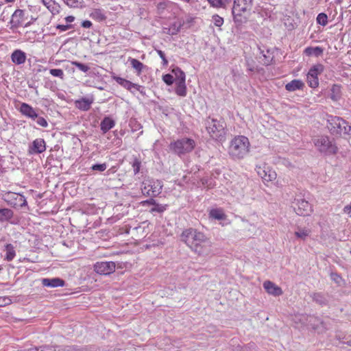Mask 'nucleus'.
Instances as JSON below:
<instances>
[{"label": "nucleus", "mask_w": 351, "mask_h": 351, "mask_svg": "<svg viewBox=\"0 0 351 351\" xmlns=\"http://www.w3.org/2000/svg\"><path fill=\"white\" fill-rule=\"evenodd\" d=\"M181 240L199 255L208 252L211 241L203 232L192 228L184 230Z\"/></svg>", "instance_id": "1"}, {"label": "nucleus", "mask_w": 351, "mask_h": 351, "mask_svg": "<svg viewBox=\"0 0 351 351\" xmlns=\"http://www.w3.org/2000/svg\"><path fill=\"white\" fill-rule=\"evenodd\" d=\"M206 129L213 140L223 142L226 136V124L223 119L208 117L205 121Z\"/></svg>", "instance_id": "2"}, {"label": "nucleus", "mask_w": 351, "mask_h": 351, "mask_svg": "<svg viewBox=\"0 0 351 351\" xmlns=\"http://www.w3.org/2000/svg\"><path fill=\"white\" fill-rule=\"evenodd\" d=\"M250 142L247 137L238 136L234 138L229 147V154L234 158H244L249 152Z\"/></svg>", "instance_id": "3"}, {"label": "nucleus", "mask_w": 351, "mask_h": 351, "mask_svg": "<svg viewBox=\"0 0 351 351\" xmlns=\"http://www.w3.org/2000/svg\"><path fill=\"white\" fill-rule=\"evenodd\" d=\"M313 143L317 150L324 155H335L338 152V147L327 136H319L313 138Z\"/></svg>", "instance_id": "4"}, {"label": "nucleus", "mask_w": 351, "mask_h": 351, "mask_svg": "<svg viewBox=\"0 0 351 351\" xmlns=\"http://www.w3.org/2000/svg\"><path fill=\"white\" fill-rule=\"evenodd\" d=\"M195 146V143L193 139L189 138H182L171 143L169 145V148L175 154L179 156H181L182 155L192 152Z\"/></svg>", "instance_id": "5"}, {"label": "nucleus", "mask_w": 351, "mask_h": 351, "mask_svg": "<svg viewBox=\"0 0 351 351\" xmlns=\"http://www.w3.org/2000/svg\"><path fill=\"white\" fill-rule=\"evenodd\" d=\"M252 7V0H234L232 12L234 22L239 24L242 23L241 14L250 10Z\"/></svg>", "instance_id": "6"}, {"label": "nucleus", "mask_w": 351, "mask_h": 351, "mask_svg": "<svg viewBox=\"0 0 351 351\" xmlns=\"http://www.w3.org/2000/svg\"><path fill=\"white\" fill-rule=\"evenodd\" d=\"M162 186V182L158 180H147L143 182L141 191L145 196L156 197L161 193Z\"/></svg>", "instance_id": "7"}, {"label": "nucleus", "mask_w": 351, "mask_h": 351, "mask_svg": "<svg viewBox=\"0 0 351 351\" xmlns=\"http://www.w3.org/2000/svg\"><path fill=\"white\" fill-rule=\"evenodd\" d=\"M26 351H86L85 348L78 346H49L33 347Z\"/></svg>", "instance_id": "8"}, {"label": "nucleus", "mask_w": 351, "mask_h": 351, "mask_svg": "<svg viewBox=\"0 0 351 351\" xmlns=\"http://www.w3.org/2000/svg\"><path fill=\"white\" fill-rule=\"evenodd\" d=\"M324 70V66L322 64H317L313 65L307 73V84L313 88H315L319 86L318 75H320Z\"/></svg>", "instance_id": "9"}, {"label": "nucleus", "mask_w": 351, "mask_h": 351, "mask_svg": "<svg viewBox=\"0 0 351 351\" xmlns=\"http://www.w3.org/2000/svg\"><path fill=\"white\" fill-rule=\"evenodd\" d=\"M293 208L296 214L300 216H308L313 210L308 202L300 196H297L295 198Z\"/></svg>", "instance_id": "10"}, {"label": "nucleus", "mask_w": 351, "mask_h": 351, "mask_svg": "<svg viewBox=\"0 0 351 351\" xmlns=\"http://www.w3.org/2000/svg\"><path fill=\"white\" fill-rule=\"evenodd\" d=\"M112 79L119 85H121L124 88L127 89L128 90L130 91L132 93H134L133 89H135L136 90L140 92L141 95H145V88L141 85L134 84L128 80H125L119 76L114 75L112 76Z\"/></svg>", "instance_id": "11"}, {"label": "nucleus", "mask_w": 351, "mask_h": 351, "mask_svg": "<svg viewBox=\"0 0 351 351\" xmlns=\"http://www.w3.org/2000/svg\"><path fill=\"white\" fill-rule=\"evenodd\" d=\"M116 264L113 261L97 262L94 265V270L100 275H109L115 271Z\"/></svg>", "instance_id": "12"}, {"label": "nucleus", "mask_w": 351, "mask_h": 351, "mask_svg": "<svg viewBox=\"0 0 351 351\" xmlns=\"http://www.w3.org/2000/svg\"><path fill=\"white\" fill-rule=\"evenodd\" d=\"M5 201L13 206L23 207L27 204L24 195L12 192H9L5 195Z\"/></svg>", "instance_id": "13"}, {"label": "nucleus", "mask_w": 351, "mask_h": 351, "mask_svg": "<svg viewBox=\"0 0 351 351\" xmlns=\"http://www.w3.org/2000/svg\"><path fill=\"white\" fill-rule=\"evenodd\" d=\"M256 171L258 175L265 181L269 182L276 178V173L271 170L266 164L256 167Z\"/></svg>", "instance_id": "14"}, {"label": "nucleus", "mask_w": 351, "mask_h": 351, "mask_svg": "<svg viewBox=\"0 0 351 351\" xmlns=\"http://www.w3.org/2000/svg\"><path fill=\"white\" fill-rule=\"evenodd\" d=\"M332 322L333 321L328 317L325 319L314 317L311 326L313 328L318 332H324L331 328Z\"/></svg>", "instance_id": "15"}, {"label": "nucleus", "mask_w": 351, "mask_h": 351, "mask_svg": "<svg viewBox=\"0 0 351 351\" xmlns=\"http://www.w3.org/2000/svg\"><path fill=\"white\" fill-rule=\"evenodd\" d=\"M19 110L23 116L32 120H36V118L38 117V111L44 114L41 110L34 109L32 106L26 103H22Z\"/></svg>", "instance_id": "16"}, {"label": "nucleus", "mask_w": 351, "mask_h": 351, "mask_svg": "<svg viewBox=\"0 0 351 351\" xmlns=\"http://www.w3.org/2000/svg\"><path fill=\"white\" fill-rule=\"evenodd\" d=\"M46 150V143L43 138H36L29 146V153L31 154H38L44 152Z\"/></svg>", "instance_id": "17"}, {"label": "nucleus", "mask_w": 351, "mask_h": 351, "mask_svg": "<svg viewBox=\"0 0 351 351\" xmlns=\"http://www.w3.org/2000/svg\"><path fill=\"white\" fill-rule=\"evenodd\" d=\"M25 12L23 10L17 9L12 15L11 23L14 27H19L23 25L25 19Z\"/></svg>", "instance_id": "18"}, {"label": "nucleus", "mask_w": 351, "mask_h": 351, "mask_svg": "<svg viewBox=\"0 0 351 351\" xmlns=\"http://www.w3.org/2000/svg\"><path fill=\"white\" fill-rule=\"evenodd\" d=\"M93 101V98L82 97L75 101V106L80 110L88 111L90 109Z\"/></svg>", "instance_id": "19"}, {"label": "nucleus", "mask_w": 351, "mask_h": 351, "mask_svg": "<svg viewBox=\"0 0 351 351\" xmlns=\"http://www.w3.org/2000/svg\"><path fill=\"white\" fill-rule=\"evenodd\" d=\"M263 287L269 294L274 296H279L282 294L281 288L269 280H267L263 283Z\"/></svg>", "instance_id": "20"}, {"label": "nucleus", "mask_w": 351, "mask_h": 351, "mask_svg": "<svg viewBox=\"0 0 351 351\" xmlns=\"http://www.w3.org/2000/svg\"><path fill=\"white\" fill-rule=\"evenodd\" d=\"M42 285L47 287H59L65 285V281L60 278H43L41 280Z\"/></svg>", "instance_id": "21"}, {"label": "nucleus", "mask_w": 351, "mask_h": 351, "mask_svg": "<svg viewBox=\"0 0 351 351\" xmlns=\"http://www.w3.org/2000/svg\"><path fill=\"white\" fill-rule=\"evenodd\" d=\"M26 58V53L21 49H16L11 54L12 62L17 65L23 64Z\"/></svg>", "instance_id": "22"}, {"label": "nucleus", "mask_w": 351, "mask_h": 351, "mask_svg": "<svg viewBox=\"0 0 351 351\" xmlns=\"http://www.w3.org/2000/svg\"><path fill=\"white\" fill-rule=\"evenodd\" d=\"M304 86V82L300 80H293L285 85V88L289 92L297 90H302Z\"/></svg>", "instance_id": "23"}, {"label": "nucleus", "mask_w": 351, "mask_h": 351, "mask_svg": "<svg viewBox=\"0 0 351 351\" xmlns=\"http://www.w3.org/2000/svg\"><path fill=\"white\" fill-rule=\"evenodd\" d=\"M114 121L109 117H105L100 123L101 130L104 134L108 132L110 129L114 128Z\"/></svg>", "instance_id": "24"}, {"label": "nucleus", "mask_w": 351, "mask_h": 351, "mask_svg": "<svg viewBox=\"0 0 351 351\" xmlns=\"http://www.w3.org/2000/svg\"><path fill=\"white\" fill-rule=\"evenodd\" d=\"M13 217L12 210L8 208H0V223L10 221Z\"/></svg>", "instance_id": "25"}, {"label": "nucleus", "mask_w": 351, "mask_h": 351, "mask_svg": "<svg viewBox=\"0 0 351 351\" xmlns=\"http://www.w3.org/2000/svg\"><path fill=\"white\" fill-rule=\"evenodd\" d=\"M311 297L314 302L321 306L326 305L328 302V296L322 293H313Z\"/></svg>", "instance_id": "26"}, {"label": "nucleus", "mask_w": 351, "mask_h": 351, "mask_svg": "<svg viewBox=\"0 0 351 351\" xmlns=\"http://www.w3.org/2000/svg\"><path fill=\"white\" fill-rule=\"evenodd\" d=\"M5 252V256L4 260L7 261H12L15 256H16V251L15 247L14 245L11 243L6 244L4 249Z\"/></svg>", "instance_id": "27"}, {"label": "nucleus", "mask_w": 351, "mask_h": 351, "mask_svg": "<svg viewBox=\"0 0 351 351\" xmlns=\"http://www.w3.org/2000/svg\"><path fill=\"white\" fill-rule=\"evenodd\" d=\"M334 121L335 124L341 130L343 128L346 134H351V125H348V122L340 117H335Z\"/></svg>", "instance_id": "28"}, {"label": "nucleus", "mask_w": 351, "mask_h": 351, "mask_svg": "<svg viewBox=\"0 0 351 351\" xmlns=\"http://www.w3.org/2000/svg\"><path fill=\"white\" fill-rule=\"evenodd\" d=\"M90 16L99 22L104 21L106 19V16L104 10L101 9H94L90 14Z\"/></svg>", "instance_id": "29"}, {"label": "nucleus", "mask_w": 351, "mask_h": 351, "mask_svg": "<svg viewBox=\"0 0 351 351\" xmlns=\"http://www.w3.org/2000/svg\"><path fill=\"white\" fill-rule=\"evenodd\" d=\"M324 49L320 47H308L304 50V53L306 56H315L319 57L323 53Z\"/></svg>", "instance_id": "30"}, {"label": "nucleus", "mask_w": 351, "mask_h": 351, "mask_svg": "<svg viewBox=\"0 0 351 351\" xmlns=\"http://www.w3.org/2000/svg\"><path fill=\"white\" fill-rule=\"evenodd\" d=\"M341 86L340 85H338V84L332 85V86L330 89L331 93H330V97L332 101H336L340 99L341 95Z\"/></svg>", "instance_id": "31"}, {"label": "nucleus", "mask_w": 351, "mask_h": 351, "mask_svg": "<svg viewBox=\"0 0 351 351\" xmlns=\"http://www.w3.org/2000/svg\"><path fill=\"white\" fill-rule=\"evenodd\" d=\"M176 93L181 97L186 95V86L185 82H176Z\"/></svg>", "instance_id": "32"}, {"label": "nucleus", "mask_w": 351, "mask_h": 351, "mask_svg": "<svg viewBox=\"0 0 351 351\" xmlns=\"http://www.w3.org/2000/svg\"><path fill=\"white\" fill-rule=\"evenodd\" d=\"M128 61L130 62L132 67L134 69H135L138 74L143 71V69H144L145 65L141 62H140L138 60L130 58Z\"/></svg>", "instance_id": "33"}, {"label": "nucleus", "mask_w": 351, "mask_h": 351, "mask_svg": "<svg viewBox=\"0 0 351 351\" xmlns=\"http://www.w3.org/2000/svg\"><path fill=\"white\" fill-rule=\"evenodd\" d=\"M210 217L217 219L222 220L226 218V215L221 209H212L209 213Z\"/></svg>", "instance_id": "34"}, {"label": "nucleus", "mask_w": 351, "mask_h": 351, "mask_svg": "<svg viewBox=\"0 0 351 351\" xmlns=\"http://www.w3.org/2000/svg\"><path fill=\"white\" fill-rule=\"evenodd\" d=\"M181 27L182 24L180 23H174L171 25L166 33L172 36L176 35L180 31Z\"/></svg>", "instance_id": "35"}, {"label": "nucleus", "mask_w": 351, "mask_h": 351, "mask_svg": "<svg viewBox=\"0 0 351 351\" xmlns=\"http://www.w3.org/2000/svg\"><path fill=\"white\" fill-rule=\"evenodd\" d=\"M310 232L311 231L308 229L298 228L295 234L298 238L304 240L309 236Z\"/></svg>", "instance_id": "36"}, {"label": "nucleus", "mask_w": 351, "mask_h": 351, "mask_svg": "<svg viewBox=\"0 0 351 351\" xmlns=\"http://www.w3.org/2000/svg\"><path fill=\"white\" fill-rule=\"evenodd\" d=\"M173 73H174L176 77V82H185L186 75L184 71L181 70L179 67H177L173 70Z\"/></svg>", "instance_id": "37"}, {"label": "nucleus", "mask_w": 351, "mask_h": 351, "mask_svg": "<svg viewBox=\"0 0 351 351\" xmlns=\"http://www.w3.org/2000/svg\"><path fill=\"white\" fill-rule=\"evenodd\" d=\"M167 204H160L156 203L149 210L150 213H162L165 210H167Z\"/></svg>", "instance_id": "38"}, {"label": "nucleus", "mask_w": 351, "mask_h": 351, "mask_svg": "<svg viewBox=\"0 0 351 351\" xmlns=\"http://www.w3.org/2000/svg\"><path fill=\"white\" fill-rule=\"evenodd\" d=\"M71 64L84 73H87L90 70V67L87 64L77 61H72Z\"/></svg>", "instance_id": "39"}, {"label": "nucleus", "mask_w": 351, "mask_h": 351, "mask_svg": "<svg viewBox=\"0 0 351 351\" xmlns=\"http://www.w3.org/2000/svg\"><path fill=\"white\" fill-rule=\"evenodd\" d=\"M317 23L322 26L328 24V16L325 13H319L317 16Z\"/></svg>", "instance_id": "40"}, {"label": "nucleus", "mask_w": 351, "mask_h": 351, "mask_svg": "<svg viewBox=\"0 0 351 351\" xmlns=\"http://www.w3.org/2000/svg\"><path fill=\"white\" fill-rule=\"evenodd\" d=\"M43 2L47 8L51 10L52 13H54V12H58V10L54 8L55 2L52 0H43Z\"/></svg>", "instance_id": "41"}, {"label": "nucleus", "mask_w": 351, "mask_h": 351, "mask_svg": "<svg viewBox=\"0 0 351 351\" xmlns=\"http://www.w3.org/2000/svg\"><path fill=\"white\" fill-rule=\"evenodd\" d=\"M37 123V124L43 128H47L48 127V122L47 119L42 116L39 115V113L38 112V117L36 118L35 120Z\"/></svg>", "instance_id": "42"}, {"label": "nucleus", "mask_w": 351, "mask_h": 351, "mask_svg": "<svg viewBox=\"0 0 351 351\" xmlns=\"http://www.w3.org/2000/svg\"><path fill=\"white\" fill-rule=\"evenodd\" d=\"M49 73L51 75L54 77H58L61 79L64 77V72L60 69H51L49 70Z\"/></svg>", "instance_id": "43"}, {"label": "nucleus", "mask_w": 351, "mask_h": 351, "mask_svg": "<svg viewBox=\"0 0 351 351\" xmlns=\"http://www.w3.org/2000/svg\"><path fill=\"white\" fill-rule=\"evenodd\" d=\"M107 168V165L106 163H102V164H95V165H93L90 167V169L93 170V171H99V172H102L104 171H105Z\"/></svg>", "instance_id": "44"}, {"label": "nucleus", "mask_w": 351, "mask_h": 351, "mask_svg": "<svg viewBox=\"0 0 351 351\" xmlns=\"http://www.w3.org/2000/svg\"><path fill=\"white\" fill-rule=\"evenodd\" d=\"M200 182L202 185L204 187L212 188L213 186L212 179L207 177L202 178Z\"/></svg>", "instance_id": "45"}, {"label": "nucleus", "mask_w": 351, "mask_h": 351, "mask_svg": "<svg viewBox=\"0 0 351 351\" xmlns=\"http://www.w3.org/2000/svg\"><path fill=\"white\" fill-rule=\"evenodd\" d=\"M162 80L165 82V83L169 86L173 84L174 82L173 76L169 73L164 75L162 76Z\"/></svg>", "instance_id": "46"}, {"label": "nucleus", "mask_w": 351, "mask_h": 351, "mask_svg": "<svg viewBox=\"0 0 351 351\" xmlns=\"http://www.w3.org/2000/svg\"><path fill=\"white\" fill-rule=\"evenodd\" d=\"M213 23L215 26L221 27L223 23V19L217 14L213 16Z\"/></svg>", "instance_id": "47"}, {"label": "nucleus", "mask_w": 351, "mask_h": 351, "mask_svg": "<svg viewBox=\"0 0 351 351\" xmlns=\"http://www.w3.org/2000/svg\"><path fill=\"white\" fill-rule=\"evenodd\" d=\"M141 164V162L138 159H137V158L134 159V160L132 163V167L134 169V173L135 175L138 173V172L140 171Z\"/></svg>", "instance_id": "48"}, {"label": "nucleus", "mask_w": 351, "mask_h": 351, "mask_svg": "<svg viewBox=\"0 0 351 351\" xmlns=\"http://www.w3.org/2000/svg\"><path fill=\"white\" fill-rule=\"evenodd\" d=\"M210 5L214 8H221V0H207Z\"/></svg>", "instance_id": "49"}, {"label": "nucleus", "mask_w": 351, "mask_h": 351, "mask_svg": "<svg viewBox=\"0 0 351 351\" xmlns=\"http://www.w3.org/2000/svg\"><path fill=\"white\" fill-rule=\"evenodd\" d=\"M156 201L153 199V198H150L149 199H147V200H145V201H143L141 202V205L145 206H149V205H152L153 206L156 204Z\"/></svg>", "instance_id": "50"}, {"label": "nucleus", "mask_w": 351, "mask_h": 351, "mask_svg": "<svg viewBox=\"0 0 351 351\" xmlns=\"http://www.w3.org/2000/svg\"><path fill=\"white\" fill-rule=\"evenodd\" d=\"M71 25H58L56 29H60L61 32H64L71 29Z\"/></svg>", "instance_id": "51"}, {"label": "nucleus", "mask_w": 351, "mask_h": 351, "mask_svg": "<svg viewBox=\"0 0 351 351\" xmlns=\"http://www.w3.org/2000/svg\"><path fill=\"white\" fill-rule=\"evenodd\" d=\"M263 56H264V58H265V61H264L263 64H265V65H269L270 64L272 63L274 56H267L265 54H264Z\"/></svg>", "instance_id": "52"}, {"label": "nucleus", "mask_w": 351, "mask_h": 351, "mask_svg": "<svg viewBox=\"0 0 351 351\" xmlns=\"http://www.w3.org/2000/svg\"><path fill=\"white\" fill-rule=\"evenodd\" d=\"M66 3L73 8H76L78 5V0H66Z\"/></svg>", "instance_id": "53"}, {"label": "nucleus", "mask_w": 351, "mask_h": 351, "mask_svg": "<svg viewBox=\"0 0 351 351\" xmlns=\"http://www.w3.org/2000/svg\"><path fill=\"white\" fill-rule=\"evenodd\" d=\"M93 25L91 21L86 20L82 23V26L84 28H90Z\"/></svg>", "instance_id": "54"}, {"label": "nucleus", "mask_w": 351, "mask_h": 351, "mask_svg": "<svg viewBox=\"0 0 351 351\" xmlns=\"http://www.w3.org/2000/svg\"><path fill=\"white\" fill-rule=\"evenodd\" d=\"M232 0H221V8H225L228 5L230 4Z\"/></svg>", "instance_id": "55"}, {"label": "nucleus", "mask_w": 351, "mask_h": 351, "mask_svg": "<svg viewBox=\"0 0 351 351\" xmlns=\"http://www.w3.org/2000/svg\"><path fill=\"white\" fill-rule=\"evenodd\" d=\"M343 211L344 213L348 214L351 213V203L349 205H347L344 207Z\"/></svg>", "instance_id": "56"}, {"label": "nucleus", "mask_w": 351, "mask_h": 351, "mask_svg": "<svg viewBox=\"0 0 351 351\" xmlns=\"http://www.w3.org/2000/svg\"><path fill=\"white\" fill-rule=\"evenodd\" d=\"M156 52L161 59H165V57H166L165 53L162 50L156 49Z\"/></svg>", "instance_id": "57"}, {"label": "nucleus", "mask_w": 351, "mask_h": 351, "mask_svg": "<svg viewBox=\"0 0 351 351\" xmlns=\"http://www.w3.org/2000/svg\"><path fill=\"white\" fill-rule=\"evenodd\" d=\"M36 19L32 17L31 20H29V21H28V22H27L26 23L24 24V27H27L30 26Z\"/></svg>", "instance_id": "58"}, {"label": "nucleus", "mask_w": 351, "mask_h": 351, "mask_svg": "<svg viewBox=\"0 0 351 351\" xmlns=\"http://www.w3.org/2000/svg\"><path fill=\"white\" fill-rule=\"evenodd\" d=\"M75 18L73 16H68L65 18V20L68 23H71L74 21Z\"/></svg>", "instance_id": "59"}, {"label": "nucleus", "mask_w": 351, "mask_h": 351, "mask_svg": "<svg viewBox=\"0 0 351 351\" xmlns=\"http://www.w3.org/2000/svg\"><path fill=\"white\" fill-rule=\"evenodd\" d=\"M162 64L166 66L168 64V60L166 58V57H165V59H162Z\"/></svg>", "instance_id": "60"}, {"label": "nucleus", "mask_w": 351, "mask_h": 351, "mask_svg": "<svg viewBox=\"0 0 351 351\" xmlns=\"http://www.w3.org/2000/svg\"><path fill=\"white\" fill-rule=\"evenodd\" d=\"M15 0H5V3H13Z\"/></svg>", "instance_id": "61"}, {"label": "nucleus", "mask_w": 351, "mask_h": 351, "mask_svg": "<svg viewBox=\"0 0 351 351\" xmlns=\"http://www.w3.org/2000/svg\"><path fill=\"white\" fill-rule=\"evenodd\" d=\"M343 0H336V3L338 4H341Z\"/></svg>", "instance_id": "62"}, {"label": "nucleus", "mask_w": 351, "mask_h": 351, "mask_svg": "<svg viewBox=\"0 0 351 351\" xmlns=\"http://www.w3.org/2000/svg\"><path fill=\"white\" fill-rule=\"evenodd\" d=\"M247 69H248L249 71H254V68H253V67H250V66H249Z\"/></svg>", "instance_id": "63"}]
</instances>
